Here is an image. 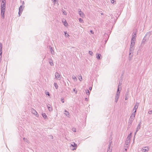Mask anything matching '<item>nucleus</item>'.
<instances>
[{
  "instance_id": "1",
  "label": "nucleus",
  "mask_w": 152,
  "mask_h": 152,
  "mask_svg": "<svg viewBox=\"0 0 152 152\" xmlns=\"http://www.w3.org/2000/svg\"><path fill=\"white\" fill-rule=\"evenodd\" d=\"M134 45H130L129 49V55L133 53L134 48Z\"/></svg>"
},
{
  "instance_id": "2",
  "label": "nucleus",
  "mask_w": 152,
  "mask_h": 152,
  "mask_svg": "<svg viewBox=\"0 0 152 152\" xmlns=\"http://www.w3.org/2000/svg\"><path fill=\"white\" fill-rule=\"evenodd\" d=\"M6 1H2L1 5V9H5L6 8Z\"/></svg>"
},
{
  "instance_id": "3",
  "label": "nucleus",
  "mask_w": 152,
  "mask_h": 152,
  "mask_svg": "<svg viewBox=\"0 0 152 152\" xmlns=\"http://www.w3.org/2000/svg\"><path fill=\"white\" fill-rule=\"evenodd\" d=\"M78 14L82 18H83L85 16L84 14L82 12L80 9L78 10Z\"/></svg>"
},
{
  "instance_id": "4",
  "label": "nucleus",
  "mask_w": 152,
  "mask_h": 152,
  "mask_svg": "<svg viewBox=\"0 0 152 152\" xmlns=\"http://www.w3.org/2000/svg\"><path fill=\"white\" fill-rule=\"evenodd\" d=\"M139 106V103H137L136 104H135L134 106V107L133 108V110L134 111V110H135L134 111V113H136V110L138 108V106Z\"/></svg>"
},
{
  "instance_id": "5",
  "label": "nucleus",
  "mask_w": 152,
  "mask_h": 152,
  "mask_svg": "<svg viewBox=\"0 0 152 152\" xmlns=\"http://www.w3.org/2000/svg\"><path fill=\"white\" fill-rule=\"evenodd\" d=\"M55 76L56 79H58L59 80H60L59 78H60V75L58 72H56L55 73Z\"/></svg>"
},
{
  "instance_id": "6",
  "label": "nucleus",
  "mask_w": 152,
  "mask_h": 152,
  "mask_svg": "<svg viewBox=\"0 0 152 152\" xmlns=\"http://www.w3.org/2000/svg\"><path fill=\"white\" fill-rule=\"evenodd\" d=\"M141 122H140V123H139V124H138L137 127V129H136V132H135V134H136L137 132L140 129V125H141Z\"/></svg>"
},
{
  "instance_id": "7",
  "label": "nucleus",
  "mask_w": 152,
  "mask_h": 152,
  "mask_svg": "<svg viewBox=\"0 0 152 152\" xmlns=\"http://www.w3.org/2000/svg\"><path fill=\"white\" fill-rule=\"evenodd\" d=\"M148 147H145L142 149V151L143 152H146L148 151Z\"/></svg>"
},
{
  "instance_id": "8",
  "label": "nucleus",
  "mask_w": 152,
  "mask_h": 152,
  "mask_svg": "<svg viewBox=\"0 0 152 152\" xmlns=\"http://www.w3.org/2000/svg\"><path fill=\"white\" fill-rule=\"evenodd\" d=\"M135 39H132L131 45H134Z\"/></svg>"
},
{
  "instance_id": "9",
  "label": "nucleus",
  "mask_w": 152,
  "mask_h": 152,
  "mask_svg": "<svg viewBox=\"0 0 152 152\" xmlns=\"http://www.w3.org/2000/svg\"><path fill=\"white\" fill-rule=\"evenodd\" d=\"M64 114L65 115H66V116H67V117H69V113L68 111H67L66 110H65L64 111Z\"/></svg>"
},
{
  "instance_id": "10",
  "label": "nucleus",
  "mask_w": 152,
  "mask_h": 152,
  "mask_svg": "<svg viewBox=\"0 0 152 152\" xmlns=\"http://www.w3.org/2000/svg\"><path fill=\"white\" fill-rule=\"evenodd\" d=\"M31 111L32 113L34 114V115H36L37 114V111L33 109H31Z\"/></svg>"
},
{
  "instance_id": "11",
  "label": "nucleus",
  "mask_w": 152,
  "mask_h": 152,
  "mask_svg": "<svg viewBox=\"0 0 152 152\" xmlns=\"http://www.w3.org/2000/svg\"><path fill=\"white\" fill-rule=\"evenodd\" d=\"M76 148V144H75V143H74V147H71V149L72 150H75Z\"/></svg>"
},
{
  "instance_id": "12",
  "label": "nucleus",
  "mask_w": 152,
  "mask_h": 152,
  "mask_svg": "<svg viewBox=\"0 0 152 152\" xmlns=\"http://www.w3.org/2000/svg\"><path fill=\"white\" fill-rule=\"evenodd\" d=\"M101 56V55L100 54H96V58L98 59H100V56Z\"/></svg>"
},
{
  "instance_id": "13",
  "label": "nucleus",
  "mask_w": 152,
  "mask_h": 152,
  "mask_svg": "<svg viewBox=\"0 0 152 152\" xmlns=\"http://www.w3.org/2000/svg\"><path fill=\"white\" fill-rule=\"evenodd\" d=\"M151 34V32L149 31L146 33V34H145V37L146 36H148V37H149L150 35Z\"/></svg>"
},
{
  "instance_id": "14",
  "label": "nucleus",
  "mask_w": 152,
  "mask_h": 152,
  "mask_svg": "<svg viewBox=\"0 0 152 152\" xmlns=\"http://www.w3.org/2000/svg\"><path fill=\"white\" fill-rule=\"evenodd\" d=\"M24 7V6L23 5L20 6L19 9V11H22L23 10V9Z\"/></svg>"
},
{
  "instance_id": "15",
  "label": "nucleus",
  "mask_w": 152,
  "mask_h": 152,
  "mask_svg": "<svg viewBox=\"0 0 152 152\" xmlns=\"http://www.w3.org/2000/svg\"><path fill=\"white\" fill-rule=\"evenodd\" d=\"M47 107L49 111H51L52 110V109L51 108V106L50 104H48V105H47Z\"/></svg>"
},
{
  "instance_id": "16",
  "label": "nucleus",
  "mask_w": 152,
  "mask_h": 152,
  "mask_svg": "<svg viewBox=\"0 0 152 152\" xmlns=\"http://www.w3.org/2000/svg\"><path fill=\"white\" fill-rule=\"evenodd\" d=\"M120 94V91H119V88H118L116 94V96H119Z\"/></svg>"
},
{
  "instance_id": "17",
  "label": "nucleus",
  "mask_w": 152,
  "mask_h": 152,
  "mask_svg": "<svg viewBox=\"0 0 152 152\" xmlns=\"http://www.w3.org/2000/svg\"><path fill=\"white\" fill-rule=\"evenodd\" d=\"M129 98V94L127 92L125 94V100H127Z\"/></svg>"
},
{
  "instance_id": "18",
  "label": "nucleus",
  "mask_w": 152,
  "mask_h": 152,
  "mask_svg": "<svg viewBox=\"0 0 152 152\" xmlns=\"http://www.w3.org/2000/svg\"><path fill=\"white\" fill-rule=\"evenodd\" d=\"M49 62L51 66H53V65L54 64L53 63V61L51 59H50L49 60Z\"/></svg>"
},
{
  "instance_id": "19",
  "label": "nucleus",
  "mask_w": 152,
  "mask_h": 152,
  "mask_svg": "<svg viewBox=\"0 0 152 152\" xmlns=\"http://www.w3.org/2000/svg\"><path fill=\"white\" fill-rule=\"evenodd\" d=\"M77 77L78 79L80 81H81L82 79V76L80 75H78L77 76Z\"/></svg>"
},
{
  "instance_id": "20",
  "label": "nucleus",
  "mask_w": 152,
  "mask_h": 152,
  "mask_svg": "<svg viewBox=\"0 0 152 152\" xmlns=\"http://www.w3.org/2000/svg\"><path fill=\"white\" fill-rule=\"evenodd\" d=\"M42 117L44 118H46L47 117V116L46 114L45 113L42 114Z\"/></svg>"
},
{
  "instance_id": "21",
  "label": "nucleus",
  "mask_w": 152,
  "mask_h": 152,
  "mask_svg": "<svg viewBox=\"0 0 152 152\" xmlns=\"http://www.w3.org/2000/svg\"><path fill=\"white\" fill-rule=\"evenodd\" d=\"M1 14H4L5 9H1Z\"/></svg>"
},
{
  "instance_id": "22",
  "label": "nucleus",
  "mask_w": 152,
  "mask_h": 152,
  "mask_svg": "<svg viewBox=\"0 0 152 152\" xmlns=\"http://www.w3.org/2000/svg\"><path fill=\"white\" fill-rule=\"evenodd\" d=\"M63 23L65 26H66L68 25V23L66 22V20H64V21Z\"/></svg>"
},
{
  "instance_id": "23",
  "label": "nucleus",
  "mask_w": 152,
  "mask_h": 152,
  "mask_svg": "<svg viewBox=\"0 0 152 152\" xmlns=\"http://www.w3.org/2000/svg\"><path fill=\"white\" fill-rule=\"evenodd\" d=\"M62 11L63 12V14L65 15H67V13L63 9L62 10Z\"/></svg>"
},
{
  "instance_id": "24",
  "label": "nucleus",
  "mask_w": 152,
  "mask_h": 152,
  "mask_svg": "<svg viewBox=\"0 0 152 152\" xmlns=\"http://www.w3.org/2000/svg\"><path fill=\"white\" fill-rule=\"evenodd\" d=\"M49 47L50 49V51L51 53H52V54H53V50L52 49V48L51 47V46H49Z\"/></svg>"
},
{
  "instance_id": "25",
  "label": "nucleus",
  "mask_w": 152,
  "mask_h": 152,
  "mask_svg": "<svg viewBox=\"0 0 152 152\" xmlns=\"http://www.w3.org/2000/svg\"><path fill=\"white\" fill-rule=\"evenodd\" d=\"M85 91L86 94L87 95H89L90 94V92L89 90L88 89H86L85 90Z\"/></svg>"
},
{
  "instance_id": "26",
  "label": "nucleus",
  "mask_w": 152,
  "mask_h": 152,
  "mask_svg": "<svg viewBox=\"0 0 152 152\" xmlns=\"http://www.w3.org/2000/svg\"><path fill=\"white\" fill-rule=\"evenodd\" d=\"M54 86L55 87V88L57 89L58 88V86L57 84L56 83H54Z\"/></svg>"
},
{
  "instance_id": "27",
  "label": "nucleus",
  "mask_w": 152,
  "mask_h": 152,
  "mask_svg": "<svg viewBox=\"0 0 152 152\" xmlns=\"http://www.w3.org/2000/svg\"><path fill=\"white\" fill-rule=\"evenodd\" d=\"M136 34H133L132 39H135L136 37Z\"/></svg>"
},
{
  "instance_id": "28",
  "label": "nucleus",
  "mask_w": 152,
  "mask_h": 152,
  "mask_svg": "<svg viewBox=\"0 0 152 152\" xmlns=\"http://www.w3.org/2000/svg\"><path fill=\"white\" fill-rule=\"evenodd\" d=\"M23 140L24 141L26 142H27L28 143H29V141L26 138H23Z\"/></svg>"
},
{
  "instance_id": "29",
  "label": "nucleus",
  "mask_w": 152,
  "mask_h": 152,
  "mask_svg": "<svg viewBox=\"0 0 152 152\" xmlns=\"http://www.w3.org/2000/svg\"><path fill=\"white\" fill-rule=\"evenodd\" d=\"M119 96H115V102H117L118 101V99H119Z\"/></svg>"
},
{
  "instance_id": "30",
  "label": "nucleus",
  "mask_w": 152,
  "mask_h": 152,
  "mask_svg": "<svg viewBox=\"0 0 152 152\" xmlns=\"http://www.w3.org/2000/svg\"><path fill=\"white\" fill-rule=\"evenodd\" d=\"M134 118H133L131 116L129 118V121H133Z\"/></svg>"
},
{
  "instance_id": "31",
  "label": "nucleus",
  "mask_w": 152,
  "mask_h": 152,
  "mask_svg": "<svg viewBox=\"0 0 152 152\" xmlns=\"http://www.w3.org/2000/svg\"><path fill=\"white\" fill-rule=\"evenodd\" d=\"M65 36L66 37H68L69 36V34H68L66 31H65L64 32Z\"/></svg>"
},
{
  "instance_id": "32",
  "label": "nucleus",
  "mask_w": 152,
  "mask_h": 152,
  "mask_svg": "<svg viewBox=\"0 0 152 152\" xmlns=\"http://www.w3.org/2000/svg\"><path fill=\"white\" fill-rule=\"evenodd\" d=\"M109 142H110V144L109 145V147H108V150H111V149H110V147H111V143L112 142L111 141H109Z\"/></svg>"
},
{
  "instance_id": "33",
  "label": "nucleus",
  "mask_w": 152,
  "mask_h": 152,
  "mask_svg": "<svg viewBox=\"0 0 152 152\" xmlns=\"http://www.w3.org/2000/svg\"><path fill=\"white\" fill-rule=\"evenodd\" d=\"M137 30L136 29H135L133 32V34H136V35L137 33Z\"/></svg>"
},
{
  "instance_id": "34",
  "label": "nucleus",
  "mask_w": 152,
  "mask_h": 152,
  "mask_svg": "<svg viewBox=\"0 0 152 152\" xmlns=\"http://www.w3.org/2000/svg\"><path fill=\"white\" fill-rule=\"evenodd\" d=\"M129 142H130V141H129V140H126V142H125L126 144V145H128V144H129Z\"/></svg>"
},
{
  "instance_id": "35",
  "label": "nucleus",
  "mask_w": 152,
  "mask_h": 152,
  "mask_svg": "<svg viewBox=\"0 0 152 152\" xmlns=\"http://www.w3.org/2000/svg\"><path fill=\"white\" fill-rule=\"evenodd\" d=\"M130 138H131L130 137H129V135L127 137V138L126 140H129V141H130Z\"/></svg>"
},
{
  "instance_id": "36",
  "label": "nucleus",
  "mask_w": 152,
  "mask_h": 152,
  "mask_svg": "<svg viewBox=\"0 0 152 152\" xmlns=\"http://www.w3.org/2000/svg\"><path fill=\"white\" fill-rule=\"evenodd\" d=\"M79 21L80 23H83V20L81 18H79Z\"/></svg>"
},
{
  "instance_id": "37",
  "label": "nucleus",
  "mask_w": 152,
  "mask_h": 152,
  "mask_svg": "<svg viewBox=\"0 0 152 152\" xmlns=\"http://www.w3.org/2000/svg\"><path fill=\"white\" fill-rule=\"evenodd\" d=\"M132 122V121H129V126L131 125Z\"/></svg>"
},
{
  "instance_id": "38",
  "label": "nucleus",
  "mask_w": 152,
  "mask_h": 152,
  "mask_svg": "<svg viewBox=\"0 0 152 152\" xmlns=\"http://www.w3.org/2000/svg\"><path fill=\"white\" fill-rule=\"evenodd\" d=\"M88 53L91 56H92L93 54V53L91 51H89Z\"/></svg>"
},
{
  "instance_id": "39",
  "label": "nucleus",
  "mask_w": 152,
  "mask_h": 152,
  "mask_svg": "<svg viewBox=\"0 0 152 152\" xmlns=\"http://www.w3.org/2000/svg\"><path fill=\"white\" fill-rule=\"evenodd\" d=\"M22 11H19V12H18V15H19V16L21 15V14H22Z\"/></svg>"
},
{
  "instance_id": "40",
  "label": "nucleus",
  "mask_w": 152,
  "mask_h": 152,
  "mask_svg": "<svg viewBox=\"0 0 152 152\" xmlns=\"http://www.w3.org/2000/svg\"><path fill=\"white\" fill-rule=\"evenodd\" d=\"M72 78L74 80H75L76 79V77H75V76L73 75L72 76Z\"/></svg>"
},
{
  "instance_id": "41",
  "label": "nucleus",
  "mask_w": 152,
  "mask_h": 152,
  "mask_svg": "<svg viewBox=\"0 0 152 152\" xmlns=\"http://www.w3.org/2000/svg\"><path fill=\"white\" fill-rule=\"evenodd\" d=\"M135 113H132V115H131V116L133 118H134L135 116Z\"/></svg>"
},
{
  "instance_id": "42",
  "label": "nucleus",
  "mask_w": 152,
  "mask_h": 152,
  "mask_svg": "<svg viewBox=\"0 0 152 152\" xmlns=\"http://www.w3.org/2000/svg\"><path fill=\"white\" fill-rule=\"evenodd\" d=\"M129 56H130L129 57V60H131L132 57L133 56L132 55L131 56V55H129Z\"/></svg>"
},
{
  "instance_id": "43",
  "label": "nucleus",
  "mask_w": 152,
  "mask_h": 152,
  "mask_svg": "<svg viewBox=\"0 0 152 152\" xmlns=\"http://www.w3.org/2000/svg\"><path fill=\"white\" fill-rule=\"evenodd\" d=\"M1 18H2L3 19H4V14H1Z\"/></svg>"
},
{
  "instance_id": "44",
  "label": "nucleus",
  "mask_w": 152,
  "mask_h": 152,
  "mask_svg": "<svg viewBox=\"0 0 152 152\" xmlns=\"http://www.w3.org/2000/svg\"><path fill=\"white\" fill-rule=\"evenodd\" d=\"M148 113L149 114H152V110H150L148 112Z\"/></svg>"
},
{
  "instance_id": "45",
  "label": "nucleus",
  "mask_w": 152,
  "mask_h": 152,
  "mask_svg": "<svg viewBox=\"0 0 152 152\" xmlns=\"http://www.w3.org/2000/svg\"><path fill=\"white\" fill-rule=\"evenodd\" d=\"M61 102H63V103L64 102V98H62L61 99Z\"/></svg>"
},
{
  "instance_id": "46",
  "label": "nucleus",
  "mask_w": 152,
  "mask_h": 152,
  "mask_svg": "<svg viewBox=\"0 0 152 152\" xmlns=\"http://www.w3.org/2000/svg\"><path fill=\"white\" fill-rule=\"evenodd\" d=\"M2 52H0V59H1V58L2 57Z\"/></svg>"
},
{
  "instance_id": "47",
  "label": "nucleus",
  "mask_w": 152,
  "mask_h": 152,
  "mask_svg": "<svg viewBox=\"0 0 152 152\" xmlns=\"http://www.w3.org/2000/svg\"><path fill=\"white\" fill-rule=\"evenodd\" d=\"M145 37H144V39L142 40V42H144L145 41L146 39H145Z\"/></svg>"
},
{
  "instance_id": "48",
  "label": "nucleus",
  "mask_w": 152,
  "mask_h": 152,
  "mask_svg": "<svg viewBox=\"0 0 152 152\" xmlns=\"http://www.w3.org/2000/svg\"><path fill=\"white\" fill-rule=\"evenodd\" d=\"M72 130L74 132H76L75 128L72 129Z\"/></svg>"
},
{
  "instance_id": "49",
  "label": "nucleus",
  "mask_w": 152,
  "mask_h": 152,
  "mask_svg": "<svg viewBox=\"0 0 152 152\" xmlns=\"http://www.w3.org/2000/svg\"><path fill=\"white\" fill-rule=\"evenodd\" d=\"M46 95H48L49 96L50 95V94H49V92H47L46 93Z\"/></svg>"
},
{
  "instance_id": "50",
  "label": "nucleus",
  "mask_w": 152,
  "mask_h": 152,
  "mask_svg": "<svg viewBox=\"0 0 152 152\" xmlns=\"http://www.w3.org/2000/svg\"><path fill=\"white\" fill-rule=\"evenodd\" d=\"M121 83L120 82H119V84H118V88H119V86H120L121 85Z\"/></svg>"
},
{
  "instance_id": "51",
  "label": "nucleus",
  "mask_w": 152,
  "mask_h": 152,
  "mask_svg": "<svg viewBox=\"0 0 152 152\" xmlns=\"http://www.w3.org/2000/svg\"><path fill=\"white\" fill-rule=\"evenodd\" d=\"M92 89V88L91 87H90L89 88V90H90V91H91Z\"/></svg>"
},
{
  "instance_id": "52",
  "label": "nucleus",
  "mask_w": 152,
  "mask_h": 152,
  "mask_svg": "<svg viewBox=\"0 0 152 152\" xmlns=\"http://www.w3.org/2000/svg\"><path fill=\"white\" fill-rule=\"evenodd\" d=\"M52 0L53 1L54 4L56 3V0Z\"/></svg>"
},
{
  "instance_id": "53",
  "label": "nucleus",
  "mask_w": 152,
  "mask_h": 152,
  "mask_svg": "<svg viewBox=\"0 0 152 152\" xmlns=\"http://www.w3.org/2000/svg\"><path fill=\"white\" fill-rule=\"evenodd\" d=\"M74 143H73V144H72L71 145V147H74Z\"/></svg>"
},
{
  "instance_id": "54",
  "label": "nucleus",
  "mask_w": 152,
  "mask_h": 152,
  "mask_svg": "<svg viewBox=\"0 0 152 152\" xmlns=\"http://www.w3.org/2000/svg\"><path fill=\"white\" fill-rule=\"evenodd\" d=\"M111 150H107V152H111Z\"/></svg>"
},
{
  "instance_id": "55",
  "label": "nucleus",
  "mask_w": 152,
  "mask_h": 152,
  "mask_svg": "<svg viewBox=\"0 0 152 152\" xmlns=\"http://www.w3.org/2000/svg\"><path fill=\"white\" fill-rule=\"evenodd\" d=\"M90 32H91V34H93L94 33V32H93V31L92 30H91Z\"/></svg>"
},
{
  "instance_id": "56",
  "label": "nucleus",
  "mask_w": 152,
  "mask_h": 152,
  "mask_svg": "<svg viewBox=\"0 0 152 152\" xmlns=\"http://www.w3.org/2000/svg\"><path fill=\"white\" fill-rule=\"evenodd\" d=\"M64 20H66L65 19H63L62 20V22L63 23L64 22Z\"/></svg>"
},
{
  "instance_id": "57",
  "label": "nucleus",
  "mask_w": 152,
  "mask_h": 152,
  "mask_svg": "<svg viewBox=\"0 0 152 152\" xmlns=\"http://www.w3.org/2000/svg\"><path fill=\"white\" fill-rule=\"evenodd\" d=\"M85 100H86V101H88V98H85Z\"/></svg>"
},
{
  "instance_id": "58",
  "label": "nucleus",
  "mask_w": 152,
  "mask_h": 152,
  "mask_svg": "<svg viewBox=\"0 0 152 152\" xmlns=\"http://www.w3.org/2000/svg\"><path fill=\"white\" fill-rule=\"evenodd\" d=\"M112 1H111V2L112 3H114V0H112Z\"/></svg>"
},
{
  "instance_id": "59",
  "label": "nucleus",
  "mask_w": 152,
  "mask_h": 152,
  "mask_svg": "<svg viewBox=\"0 0 152 152\" xmlns=\"http://www.w3.org/2000/svg\"><path fill=\"white\" fill-rule=\"evenodd\" d=\"M112 1H111V2L112 3H114V0H112Z\"/></svg>"
},
{
  "instance_id": "60",
  "label": "nucleus",
  "mask_w": 152,
  "mask_h": 152,
  "mask_svg": "<svg viewBox=\"0 0 152 152\" xmlns=\"http://www.w3.org/2000/svg\"><path fill=\"white\" fill-rule=\"evenodd\" d=\"M131 133L129 134V137H131Z\"/></svg>"
},
{
  "instance_id": "61",
  "label": "nucleus",
  "mask_w": 152,
  "mask_h": 152,
  "mask_svg": "<svg viewBox=\"0 0 152 152\" xmlns=\"http://www.w3.org/2000/svg\"><path fill=\"white\" fill-rule=\"evenodd\" d=\"M22 4H24V1H23V2H22Z\"/></svg>"
},
{
  "instance_id": "62",
  "label": "nucleus",
  "mask_w": 152,
  "mask_h": 152,
  "mask_svg": "<svg viewBox=\"0 0 152 152\" xmlns=\"http://www.w3.org/2000/svg\"><path fill=\"white\" fill-rule=\"evenodd\" d=\"M73 91H75V88H74V89H73Z\"/></svg>"
},
{
  "instance_id": "63",
  "label": "nucleus",
  "mask_w": 152,
  "mask_h": 152,
  "mask_svg": "<svg viewBox=\"0 0 152 152\" xmlns=\"http://www.w3.org/2000/svg\"><path fill=\"white\" fill-rule=\"evenodd\" d=\"M51 138H53V136H52L51 137Z\"/></svg>"
},
{
  "instance_id": "64",
  "label": "nucleus",
  "mask_w": 152,
  "mask_h": 152,
  "mask_svg": "<svg viewBox=\"0 0 152 152\" xmlns=\"http://www.w3.org/2000/svg\"><path fill=\"white\" fill-rule=\"evenodd\" d=\"M125 150L126 151V149H125Z\"/></svg>"
}]
</instances>
